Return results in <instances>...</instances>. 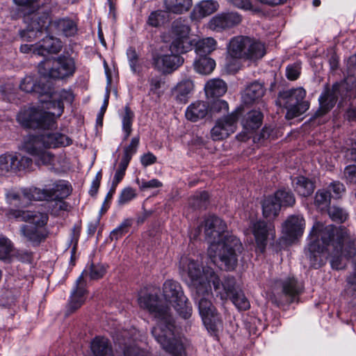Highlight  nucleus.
Instances as JSON below:
<instances>
[{
	"mask_svg": "<svg viewBox=\"0 0 356 356\" xmlns=\"http://www.w3.org/2000/svg\"><path fill=\"white\" fill-rule=\"evenodd\" d=\"M331 266L333 269H343L346 259L356 254V237L345 227L338 228L332 225H325L316 222L309 233V243L305 254L310 266L321 268L325 264L326 252H331Z\"/></svg>",
	"mask_w": 356,
	"mask_h": 356,
	"instance_id": "nucleus-1",
	"label": "nucleus"
},
{
	"mask_svg": "<svg viewBox=\"0 0 356 356\" xmlns=\"http://www.w3.org/2000/svg\"><path fill=\"white\" fill-rule=\"evenodd\" d=\"M138 304L156 319V325L152 328V334L161 348L172 356H186L184 345L175 334V325L169 308L161 306L158 296L154 295L140 296ZM124 356L151 355L148 351L136 346H130L124 348Z\"/></svg>",
	"mask_w": 356,
	"mask_h": 356,
	"instance_id": "nucleus-2",
	"label": "nucleus"
},
{
	"mask_svg": "<svg viewBox=\"0 0 356 356\" xmlns=\"http://www.w3.org/2000/svg\"><path fill=\"white\" fill-rule=\"evenodd\" d=\"M204 226L206 239L209 244L208 255L214 263L218 259L227 270H233L243 248L240 240L228 234L226 223L218 217L210 216L205 220Z\"/></svg>",
	"mask_w": 356,
	"mask_h": 356,
	"instance_id": "nucleus-3",
	"label": "nucleus"
},
{
	"mask_svg": "<svg viewBox=\"0 0 356 356\" xmlns=\"http://www.w3.org/2000/svg\"><path fill=\"white\" fill-rule=\"evenodd\" d=\"M74 96L70 90H60L54 92L50 81V92L41 99L42 104H47V108L52 111L29 108L20 111L17 120L23 127L32 129H49L53 127L56 118L60 117L64 111V104H72Z\"/></svg>",
	"mask_w": 356,
	"mask_h": 356,
	"instance_id": "nucleus-4",
	"label": "nucleus"
},
{
	"mask_svg": "<svg viewBox=\"0 0 356 356\" xmlns=\"http://www.w3.org/2000/svg\"><path fill=\"white\" fill-rule=\"evenodd\" d=\"M190 31L191 29L185 21L179 19L173 22L170 31L171 54L154 56L153 65L156 69L163 73H170L184 63V59L179 54L186 53L193 48L197 53L200 47L197 43L193 44L195 40L191 39Z\"/></svg>",
	"mask_w": 356,
	"mask_h": 356,
	"instance_id": "nucleus-5",
	"label": "nucleus"
},
{
	"mask_svg": "<svg viewBox=\"0 0 356 356\" xmlns=\"http://www.w3.org/2000/svg\"><path fill=\"white\" fill-rule=\"evenodd\" d=\"M211 283L220 299L226 300L231 299L233 304L240 310L250 308V302L243 292L236 288V281L234 277H227L220 282L218 276L209 268H204L202 273V290L205 288L207 292L211 291Z\"/></svg>",
	"mask_w": 356,
	"mask_h": 356,
	"instance_id": "nucleus-6",
	"label": "nucleus"
},
{
	"mask_svg": "<svg viewBox=\"0 0 356 356\" xmlns=\"http://www.w3.org/2000/svg\"><path fill=\"white\" fill-rule=\"evenodd\" d=\"M22 193L28 200L51 201L67 197L71 193V187L66 181L50 180L43 188L31 186L29 189L23 190Z\"/></svg>",
	"mask_w": 356,
	"mask_h": 356,
	"instance_id": "nucleus-7",
	"label": "nucleus"
},
{
	"mask_svg": "<svg viewBox=\"0 0 356 356\" xmlns=\"http://www.w3.org/2000/svg\"><path fill=\"white\" fill-rule=\"evenodd\" d=\"M356 84L353 79H347L340 83H336L332 89L326 88L319 97V109L316 115H323L330 111L335 105L339 97L342 99L355 94Z\"/></svg>",
	"mask_w": 356,
	"mask_h": 356,
	"instance_id": "nucleus-8",
	"label": "nucleus"
},
{
	"mask_svg": "<svg viewBox=\"0 0 356 356\" xmlns=\"http://www.w3.org/2000/svg\"><path fill=\"white\" fill-rule=\"evenodd\" d=\"M74 72V60L68 56L47 58L38 65L39 74L47 79H63L72 76Z\"/></svg>",
	"mask_w": 356,
	"mask_h": 356,
	"instance_id": "nucleus-9",
	"label": "nucleus"
},
{
	"mask_svg": "<svg viewBox=\"0 0 356 356\" xmlns=\"http://www.w3.org/2000/svg\"><path fill=\"white\" fill-rule=\"evenodd\" d=\"M306 96V90L299 87L280 92L278 101L280 105L286 108V118L293 119L304 113L308 110L309 105L304 99Z\"/></svg>",
	"mask_w": 356,
	"mask_h": 356,
	"instance_id": "nucleus-10",
	"label": "nucleus"
},
{
	"mask_svg": "<svg viewBox=\"0 0 356 356\" xmlns=\"http://www.w3.org/2000/svg\"><path fill=\"white\" fill-rule=\"evenodd\" d=\"M163 295L180 316L188 318L192 313L191 306L187 302L179 283L172 280H166L163 285Z\"/></svg>",
	"mask_w": 356,
	"mask_h": 356,
	"instance_id": "nucleus-11",
	"label": "nucleus"
},
{
	"mask_svg": "<svg viewBox=\"0 0 356 356\" xmlns=\"http://www.w3.org/2000/svg\"><path fill=\"white\" fill-rule=\"evenodd\" d=\"M38 143L33 137H26L22 145V149L34 157L36 165H45L51 171L56 170L58 165V158Z\"/></svg>",
	"mask_w": 356,
	"mask_h": 356,
	"instance_id": "nucleus-12",
	"label": "nucleus"
},
{
	"mask_svg": "<svg viewBox=\"0 0 356 356\" xmlns=\"http://www.w3.org/2000/svg\"><path fill=\"white\" fill-rule=\"evenodd\" d=\"M276 284L280 288L273 293V301L277 305L293 302L302 290V285L294 277L286 278Z\"/></svg>",
	"mask_w": 356,
	"mask_h": 356,
	"instance_id": "nucleus-13",
	"label": "nucleus"
},
{
	"mask_svg": "<svg viewBox=\"0 0 356 356\" xmlns=\"http://www.w3.org/2000/svg\"><path fill=\"white\" fill-rule=\"evenodd\" d=\"M25 22L28 24L25 30L20 32V36L24 41L31 42L41 35L42 31L47 28L49 16L47 14L40 15L38 13H31L25 16Z\"/></svg>",
	"mask_w": 356,
	"mask_h": 356,
	"instance_id": "nucleus-14",
	"label": "nucleus"
},
{
	"mask_svg": "<svg viewBox=\"0 0 356 356\" xmlns=\"http://www.w3.org/2000/svg\"><path fill=\"white\" fill-rule=\"evenodd\" d=\"M33 160L17 153H6L0 156V172H16L32 166Z\"/></svg>",
	"mask_w": 356,
	"mask_h": 356,
	"instance_id": "nucleus-15",
	"label": "nucleus"
},
{
	"mask_svg": "<svg viewBox=\"0 0 356 356\" xmlns=\"http://www.w3.org/2000/svg\"><path fill=\"white\" fill-rule=\"evenodd\" d=\"M202 321L208 332L215 337L222 329V321L220 314L210 301L202 298Z\"/></svg>",
	"mask_w": 356,
	"mask_h": 356,
	"instance_id": "nucleus-16",
	"label": "nucleus"
},
{
	"mask_svg": "<svg viewBox=\"0 0 356 356\" xmlns=\"http://www.w3.org/2000/svg\"><path fill=\"white\" fill-rule=\"evenodd\" d=\"M238 112L235 111L231 114L217 120L211 131V137L214 140H223L233 134L236 129Z\"/></svg>",
	"mask_w": 356,
	"mask_h": 356,
	"instance_id": "nucleus-17",
	"label": "nucleus"
},
{
	"mask_svg": "<svg viewBox=\"0 0 356 356\" xmlns=\"http://www.w3.org/2000/svg\"><path fill=\"white\" fill-rule=\"evenodd\" d=\"M252 233L255 238L257 248L261 252H264L268 240H274L275 237L274 225L261 220L253 223Z\"/></svg>",
	"mask_w": 356,
	"mask_h": 356,
	"instance_id": "nucleus-18",
	"label": "nucleus"
},
{
	"mask_svg": "<svg viewBox=\"0 0 356 356\" xmlns=\"http://www.w3.org/2000/svg\"><path fill=\"white\" fill-rule=\"evenodd\" d=\"M20 89L26 92H35L41 99H44L45 95L50 92V81L41 75L39 81H36L33 76H27L19 85Z\"/></svg>",
	"mask_w": 356,
	"mask_h": 356,
	"instance_id": "nucleus-19",
	"label": "nucleus"
},
{
	"mask_svg": "<svg viewBox=\"0 0 356 356\" xmlns=\"http://www.w3.org/2000/svg\"><path fill=\"white\" fill-rule=\"evenodd\" d=\"M305 227V220L300 215H292L282 224V232L286 237L293 241L301 236Z\"/></svg>",
	"mask_w": 356,
	"mask_h": 356,
	"instance_id": "nucleus-20",
	"label": "nucleus"
},
{
	"mask_svg": "<svg viewBox=\"0 0 356 356\" xmlns=\"http://www.w3.org/2000/svg\"><path fill=\"white\" fill-rule=\"evenodd\" d=\"M26 137H33L38 141L39 145L45 148H56L65 147L72 144V140L68 136L60 133H48L42 135H29Z\"/></svg>",
	"mask_w": 356,
	"mask_h": 356,
	"instance_id": "nucleus-21",
	"label": "nucleus"
},
{
	"mask_svg": "<svg viewBox=\"0 0 356 356\" xmlns=\"http://www.w3.org/2000/svg\"><path fill=\"white\" fill-rule=\"evenodd\" d=\"M20 234L26 241L38 246L45 240L48 232L46 228L24 225L20 227Z\"/></svg>",
	"mask_w": 356,
	"mask_h": 356,
	"instance_id": "nucleus-22",
	"label": "nucleus"
},
{
	"mask_svg": "<svg viewBox=\"0 0 356 356\" xmlns=\"http://www.w3.org/2000/svg\"><path fill=\"white\" fill-rule=\"evenodd\" d=\"M49 31L64 35L66 37L74 35L77 31L75 23L69 19H60L47 24Z\"/></svg>",
	"mask_w": 356,
	"mask_h": 356,
	"instance_id": "nucleus-23",
	"label": "nucleus"
},
{
	"mask_svg": "<svg viewBox=\"0 0 356 356\" xmlns=\"http://www.w3.org/2000/svg\"><path fill=\"white\" fill-rule=\"evenodd\" d=\"M83 273L76 281L75 289L72 291L68 303V309L71 312L79 309L85 302L86 289L84 288Z\"/></svg>",
	"mask_w": 356,
	"mask_h": 356,
	"instance_id": "nucleus-24",
	"label": "nucleus"
},
{
	"mask_svg": "<svg viewBox=\"0 0 356 356\" xmlns=\"http://www.w3.org/2000/svg\"><path fill=\"white\" fill-rule=\"evenodd\" d=\"M248 44V37L240 35L233 38L227 47L229 55L234 58L245 59Z\"/></svg>",
	"mask_w": 356,
	"mask_h": 356,
	"instance_id": "nucleus-25",
	"label": "nucleus"
},
{
	"mask_svg": "<svg viewBox=\"0 0 356 356\" xmlns=\"http://www.w3.org/2000/svg\"><path fill=\"white\" fill-rule=\"evenodd\" d=\"M194 88V83L191 80H183L172 89V95L178 102L185 104L191 97Z\"/></svg>",
	"mask_w": 356,
	"mask_h": 356,
	"instance_id": "nucleus-26",
	"label": "nucleus"
},
{
	"mask_svg": "<svg viewBox=\"0 0 356 356\" xmlns=\"http://www.w3.org/2000/svg\"><path fill=\"white\" fill-rule=\"evenodd\" d=\"M91 356H114L109 340L103 337H95L90 343Z\"/></svg>",
	"mask_w": 356,
	"mask_h": 356,
	"instance_id": "nucleus-27",
	"label": "nucleus"
},
{
	"mask_svg": "<svg viewBox=\"0 0 356 356\" xmlns=\"http://www.w3.org/2000/svg\"><path fill=\"white\" fill-rule=\"evenodd\" d=\"M37 55L45 56L47 54H57L62 48V42L53 36L47 35L40 41Z\"/></svg>",
	"mask_w": 356,
	"mask_h": 356,
	"instance_id": "nucleus-28",
	"label": "nucleus"
},
{
	"mask_svg": "<svg viewBox=\"0 0 356 356\" xmlns=\"http://www.w3.org/2000/svg\"><path fill=\"white\" fill-rule=\"evenodd\" d=\"M189 288L197 294L200 289V264L194 260H189L188 264V279L186 280Z\"/></svg>",
	"mask_w": 356,
	"mask_h": 356,
	"instance_id": "nucleus-29",
	"label": "nucleus"
},
{
	"mask_svg": "<svg viewBox=\"0 0 356 356\" xmlns=\"http://www.w3.org/2000/svg\"><path fill=\"white\" fill-rule=\"evenodd\" d=\"M21 213V211H18ZM22 218L27 222L26 225L40 228H46L48 222V215L39 211H22Z\"/></svg>",
	"mask_w": 356,
	"mask_h": 356,
	"instance_id": "nucleus-30",
	"label": "nucleus"
},
{
	"mask_svg": "<svg viewBox=\"0 0 356 356\" xmlns=\"http://www.w3.org/2000/svg\"><path fill=\"white\" fill-rule=\"evenodd\" d=\"M249 44L245 51V59L257 60L266 54L264 44L259 40L248 37Z\"/></svg>",
	"mask_w": 356,
	"mask_h": 356,
	"instance_id": "nucleus-31",
	"label": "nucleus"
},
{
	"mask_svg": "<svg viewBox=\"0 0 356 356\" xmlns=\"http://www.w3.org/2000/svg\"><path fill=\"white\" fill-rule=\"evenodd\" d=\"M292 184L298 194L303 197L311 195L315 188L313 181L303 176L295 177Z\"/></svg>",
	"mask_w": 356,
	"mask_h": 356,
	"instance_id": "nucleus-32",
	"label": "nucleus"
},
{
	"mask_svg": "<svg viewBox=\"0 0 356 356\" xmlns=\"http://www.w3.org/2000/svg\"><path fill=\"white\" fill-rule=\"evenodd\" d=\"M204 90L207 97H221L227 91V85L222 79H213L207 81Z\"/></svg>",
	"mask_w": 356,
	"mask_h": 356,
	"instance_id": "nucleus-33",
	"label": "nucleus"
},
{
	"mask_svg": "<svg viewBox=\"0 0 356 356\" xmlns=\"http://www.w3.org/2000/svg\"><path fill=\"white\" fill-rule=\"evenodd\" d=\"M281 209L280 203L277 202L273 196H269L263 201V215L266 218H275Z\"/></svg>",
	"mask_w": 356,
	"mask_h": 356,
	"instance_id": "nucleus-34",
	"label": "nucleus"
},
{
	"mask_svg": "<svg viewBox=\"0 0 356 356\" xmlns=\"http://www.w3.org/2000/svg\"><path fill=\"white\" fill-rule=\"evenodd\" d=\"M122 129L123 132L122 141H126L132 132V124L134 119V113L128 106L124 107V111L121 115Z\"/></svg>",
	"mask_w": 356,
	"mask_h": 356,
	"instance_id": "nucleus-35",
	"label": "nucleus"
},
{
	"mask_svg": "<svg viewBox=\"0 0 356 356\" xmlns=\"http://www.w3.org/2000/svg\"><path fill=\"white\" fill-rule=\"evenodd\" d=\"M264 94V86L258 82H254L246 88L243 95V100L246 104H251L260 99Z\"/></svg>",
	"mask_w": 356,
	"mask_h": 356,
	"instance_id": "nucleus-36",
	"label": "nucleus"
},
{
	"mask_svg": "<svg viewBox=\"0 0 356 356\" xmlns=\"http://www.w3.org/2000/svg\"><path fill=\"white\" fill-rule=\"evenodd\" d=\"M262 120L263 114L259 111L253 110L246 114L243 124L246 129L254 130L261 125Z\"/></svg>",
	"mask_w": 356,
	"mask_h": 356,
	"instance_id": "nucleus-37",
	"label": "nucleus"
},
{
	"mask_svg": "<svg viewBox=\"0 0 356 356\" xmlns=\"http://www.w3.org/2000/svg\"><path fill=\"white\" fill-rule=\"evenodd\" d=\"M164 3L168 11L179 14L189 9L192 0H165Z\"/></svg>",
	"mask_w": 356,
	"mask_h": 356,
	"instance_id": "nucleus-38",
	"label": "nucleus"
},
{
	"mask_svg": "<svg viewBox=\"0 0 356 356\" xmlns=\"http://www.w3.org/2000/svg\"><path fill=\"white\" fill-rule=\"evenodd\" d=\"M30 188H25V189H29ZM24 188H22L20 191H17L15 190H10L6 193L7 202L13 204L15 207H26L30 201L32 200H28L26 198L22 193Z\"/></svg>",
	"mask_w": 356,
	"mask_h": 356,
	"instance_id": "nucleus-39",
	"label": "nucleus"
},
{
	"mask_svg": "<svg viewBox=\"0 0 356 356\" xmlns=\"http://www.w3.org/2000/svg\"><path fill=\"white\" fill-rule=\"evenodd\" d=\"M228 111V104L221 99L214 100L209 106L207 107L205 113L202 109V118L204 116L209 115L212 117L213 115L221 112H227Z\"/></svg>",
	"mask_w": 356,
	"mask_h": 356,
	"instance_id": "nucleus-40",
	"label": "nucleus"
},
{
	"mask_svg": "<svg viewBox=\"0 0 356 356\" xmlns=\"http://www.w3.org/2000/svg\"><path fill=\"white\" fill-rule=\"evenodd\" d=\"M273 197L280 203V207L293 206L296 202L293 194L289 190H278Z\"/></svg>",
	"mask_w": 356,
	"mask_h": 356,
	"instance_id": "nucleus-41",
	"label": "nucleus"
},
{
	"mask_svg": "<svg viewBox=\"0 0 356 356\" xmlns=\"http://www.w3.org/2000/svg\"><path fill=\"white\" fill-rule=\"evenodd\" d=\"M127 56L131 72L134 74H139L141 71L142 66L139 56L136 49L129 47L127 51Z\"/></svg>",
	"mask_w": 356,
	"mask_h": 356,
	"instance_id": "nucleus-42",
	"label": "nucleus"
},
{
	"mask_svg": "<svg viewBox=\"0 0 356 356\" xmlns=\"http://www.w3.org/2000/svg\"><path fill=\"white\" fill-rule=\"evenodd\" d=\"M167 21V14L162 10L152 12L148 17L147 24L153 27L163 25Z\"/></svg>",
	"mask_w": 356,
	"mask_h": 356,
	"instance_id": "nucleus-43",
	"label": "nucleus"
},
{
	"mask_svg": "<svg viewBox=\"0 0 356 356\" xmlns=\"http://www.w3.org/2000/svg\"><path fill=\"white\" fill-rule=\"evenodd\" d=\"M131 225L132 220L131 219H124L118 227L114 229L111 232V238L112 240H118L120 237L122 236L128 232L129 228L131 226Z\"/></svg>",
	"mask_w": 356,
	"mask_h": 356,
	"instance_id": "nucleus-44",
	"label": "nucleus"
},
{
	"mask_svg": "<svg viewBox=\"0 0 356 356\" xmlns=\"http://www.w3.org/2000/svg\"><path fill=\"white\" fill-rule=\"evenodd\" d=\"M207 27L212 31L220 32L226 30L223 15L218 14L213 17L207 24Z\"/></svg>",
	"mask_w": 356,
	"mask_h": 356,
	"instance_id": "nucleus-45",
	"label": "nucleus"
},
{
	"mask_svg": "<svg viewBox=\"0 0 356 356\" xmlns=\"http://www.w3.org/2000/svg\"><path fill=\"white\" fill-rule=\"evenodd\" d=\"M227 29L238 25L241 21V16L235 12L222 13Z\"/></svg>",
	"mask_w": 356,
	"mask_h": 356,
	"instance_id": "nucleus-46",
	"label": "nucleus"
},
{
	"mask_svg": "<svg viewBox=\"0 0 356 356\" xmlns=\"http://www.w3.org/2000/svg\"><path fill=\"white\" fill-rule=\"evenodd\" d=\"M330 195L327 191H318L315 196V204L321 209H327L330 202Z\"/></svg>",
	"mask_w": 356,
	"mask_h": 356,
	"instance_id": "nucleus-47",
	"label": "nucleus"
},
{
	"mask_svg": "<svg viewBox=\"0 0 356 356\" xmlns=\"http://www.w3.org/2000/svg\"><path fill=\"white\" fill-rule=\"evenodd\" d=\"M200 102L196 101L191 104L186 111V118L192 122H197L200 118Z\"/></svg>",
	"mask_w": 356,
	"mask_h": 356,
	"instance_id": "nucleus-48",
	"label": "nucleus"
},
{
	"mask_svg": "<svg viewBox=\"0 0 356 356\" xmlns=\"http://www.w3.org/2000/svg\"><path fill=\"white\" fill-rule=\"evenodd\" d=\"M83 277L89 275L91 280H98L104 276L106 273V268L101 264H92L90 267L89 272L84 270Z\"/></svg>",
	"mask_w": 356,
	"mask_h": 356,
	"instance_id": "nucleus-49",
	"label": "nucleus"
},
{
	"mask_svg": "<svg viewBox=\"0 0 356 356\" xmlns=\"http://www.w3.org/2000/svg\"><path fill=\"white\" fill-rule=\"evenodd\" d=\"M219 8V4L213 0L202 1V17H206L216 12Z\"/></svg>",
	"mask_w": 356,
	"mask_h": 356,
	"instance_id": "nucleus-50",
	"label": "nucleus"
},
{
	"mask_svg": "<svg viewBox=\"0 0 356 356\" xmlns=\"http://www.w3.org/2000/svg\"><path fill=\"white\" fill-rule=\"evenodd\" d=\"M13 250L11 241L6 236H0V259H6Z\"/></svg>",
	"mask_w": 356,
	"mask_h": 356,
	"instance_id": "nucleus-51",
	"label": "nucleus"
},
{
	"mask_svg": "<svg viewBox=\"0 0 356 356\" xmlns=\"http://www.w3.org/2000/svg\"><path fill=\"white\" fill-rule=\"evenodd\" d=\"M140 143V137L138 136H134L131 138L129 145L124 146L123 149V155L129 158L137 152Z\"/></svg>",
	"mask_w": 356,
	"mask_h": 356,
	"instance_id": "nucleus-52",
	"label": "nucleus"
},
{
	"mask_svg": "<svg viewBox=\"0 0 356 356\" xmlns=\"http://www.w3.org/2000/svg\"><path fill=\"white\" fill-rule=\"evenodd\" d=\"M344 191V186L339 181H332L328 186L327 192L330 195V197L338 199L341 197Z\"/></svg>",
	"mask_w": 356,
	"mask_h": 356,
	"instance_id": "nucleus-53",
	"label": "nucleus"
},
{
	"mask_svg": "<svg viewBox=\"0 0 356 356\" xmlns=\"http://www.w3.org/2000/svg\"><path fill=\"white\" fill-rule=\"evenodd\" d=\"M328 214L334 221L343 222L347 218V213L342 209L334 206L329 207Z\"/></svg>",
	"mask_w": 356,
	"mask_h": 356,
	"instance_id": "nucleus-54",
	"label": "nucleus"
},
{
	"mask_svg": "<svg viewBox=\"0 0 356 356\" xmlns=\"http://www.w3.org/2000/svg\"><path fill=\"white\" fill-rule=\"evenodd\" d=\"M136 196V191L131 188H126L121 192L119 198L118 204L120 205H124L134 199Z\"/></svg>",
	"mask_w": 356,
	"mask_h": 356,
	"instance_id": "nucleus-55",
	"label": "nucleus"
},
{
	"mask_svg": "<svg viewBox=\"0 0 356 356\" xmlns=\"http://www.w3.org/2000/svg\"><path fill=\"white\" fill-rule=\"evenodd\" d=\"M217 42L213 38L202 39V54H209L216 48Z\"/></svg>",
	"mask_w": 356,
	"mask_h": 356,
	"instance_id": "nucleus-56",
	"label": "nucleus"
},
{
	"mask_svg": "<svg viewBox=\"0 0 356 356\" xmlns=\"http://www.w3.org/2000/svg\"><path fill=\"white\" fill-rule=\"evenodd\" d=\"M213 59L202 55V74H209L215 68Z\"/></svg>",
	"mask_w": 356,
	"mask_h": 356,
	"instance_id": "nucleus-57",
	"label": "nucleus"
},
{
	"mask_svg": "<svg viewBox=\"0 0 356 356\" xmlns=\"http://www.w3.org/2000/svg\"><path fill=\"white\" fill-rule=\"evenodd\" d=\"M300 74V66L298 63L289 65L286 68V76L288 79L296 80Z\"/></svg>",
	"mask_w": 356,
	"mask_h": 356,
	"instance_id": "nucleus-58",
	"label": "nucleus"
},
{
	"mask_svg": "<svg viewBox=\"0 0 356 356\" xmlns=\"http://www.w3.org/2000/svg\"><path fill=\"white\" fill-rule=\"evenodd\" d=\"M137 184L141 190L147 188H156L163 186L162 183L157 179H152L149 181L142 179L140 181L138 179L136 180Z\"/></svg>",
	"mask_w": 356,
	"mask_h": 356,
	"instance_id": "nucleus-59",
	"label": "nucleus"
},
{
	"mask_svg": "<svg viewBox=\"0 0 356 356\" xmlns=\"http://www.w3.org/2000/svg\"><path fill=\"white\" fill-rule=\"evenodd\" d=\"M344 177L348 182L356 184V165H350L344 169Z\"/></svg>",
	"mask_w": 356,
	"mask_h": 356,
	"instance_id": "nucleus-60",
	"label": "nucleus"
},
{
	"mask_svg": "<svg viewBox=\"0 0 356 356\" xmlns=\"http://www.w3.org/2000/svg\"><path fill=\"white\" fill-rule=\"evenodd\" d=\"M140 163L145 168L153 165L156 162V156L154 155L152 152H147L144 154H143L140 156Z\"/></svg>",
	"mask_w": 356,
	"mask_h": 356,
	"instance_id": "nucleus-61",
	"label": "nucleus"
},
{
	"mask_svg": "<svg viewBox=\"0 0 356 356\" xmlns=\"http://www.w3.org/2000/svg\"><path fill=\"white\" fill-rule=\"evenodd\" d=\"M230 2L236 7L250 10L252 9V6L249 0H229Z\"/></svg>",
	"mask_w": 356,
	"mask_h": 356,
	"instance_id": "nucleus-62",
	"label": "nucleus"
},
{
	"mask_svg": "<svg viewBox=\"0 0 356 356\" xmlns=\"http://www.w3.org/2000/svg\"><path fill=\"white\" fill-rule=\"evenodd\" d=\"M108 99H109V90L107 89L105 97H104L103 104L100 108L99 113L98 114V116L97 118V122L102 123V122L103 116L104 115V113H105L106 108L108 106Z\"/></svg>",
	"mask_w": 356,
	"mask_h": 356,
	"instance_id": "nucleus-63",
	"label": "nucleus"
},
{
	"mask_svg": "<svg viewBox=\"0 0 356 356\" xmlns=\"http://www.w3.org/2000/svg\"><path fill=\"white\" fill-rule=\"evenodd\" d=\"M150 83V90L156 92L157 90L161 88L162 81L159 77H154L151 79Z\"/></svg>",
	"mask_w": 356,
	"mask_h": 356,
	"instance_id": "nucleus-64",
	"label": "nucleus"
}]
</instances>
